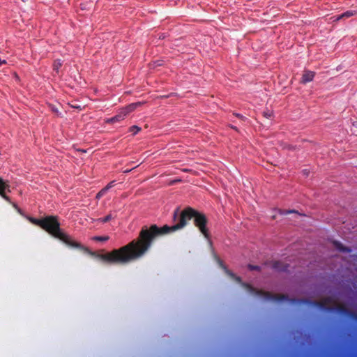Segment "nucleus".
Wrapping results in <instances>:
<instances>
[{
  "label": "nucleus",
  "mask_w": 357,
  "mask_h": 357,
  "mask_svg": "<svg viewBox=\"0 0 357 357\" xmlns=\"http://www.w3.org/2000/svg\"><path fill=\"white\" fill-rule=\"evenodd\" d=\"M172 219L174 224L172 226L167 225L162 227H158L156 225H152L150 227L144 226L137 238L119 249L98 255L96 257L107 264H127L142 257L150 248L156 237L183 229L188 222L192 219L195 226L199 229L204 236L208 240L210 239V233L206 227L208 220L204 213L191 207H187L181 211L179 208H176L173 213Z\"/></svg>",
  "instance_id": "f257e3e1"
},
{
  "label": "nucleus",
  "mask_w": 357,
  "mask_h": 357,
  "mask_svg": "<svg viewBox=\"0 0 357 357\" xmlns=\"http://www.w3.org/2000/svg\"><path fill=\"white\" fill-rule=\"evenodd\" d=\"M41 229L70 247L89 251L86 248H84L80 243L71 239L70 236L62 231L60 228V222L57 216L48 215L43 218Z\"/></svg>",
  "instance_id": "f03ea898"
},
{
  "label": "nucleus",
  "mask_w": 357,
  "mask_h": 357,
  "mask_svg": "<svg viewBox=\"0 0 357 357\" xmlns=\"http://www.w3.org/2000/svg\"><path fill=\"white\" fill-rule=\"evenodd\" d=\"M243 287L246 288V289L251 294L263 297L265 300L267 301H288V296L284 294H273L268 291H264L263 290H259L254 288L249 284L243 283Z\"/></svg>",
  "instance_id": "7ed1b4c3"
},
{
  "label": "nucleus",
  "mask_w": 357,
  "mask_h": 357,
  "mask_svg": "<svg viewBox=\"0 0 357 357\" xmlns=\"http://www.w3.org/2000/svg\"><path fill=\"white\" fill-rule=\"evenodd\" d=\"M290 302L294 304H310L313 306L317 307L323 310L326 312H329L328 308L331 307L328 306V304L332 302V299L331 298H326L323 301H311L308 299H296L292 298L290 300Z\"/></svg>",
  "instance_id": "20e7f679"
},
{
  "label": "nucleus",
  "mask_w": 357,
  "mask_h": 357,
  "mask_svg": "<svg viewBox=\"0 0 357 357\" xmlns=\"http://www.w3.org/2000/svg\"><path fill=\"white\" fill-rule=\"evenodd\" d=\"M328 310H330V312H336L357 321V313L349 310L344 305H339L336 307H330Z\"/></svg>",
  "instance_id": "39448f33"
},
{
  "label": "nucleus",
  "mask_w": 357,
  "mask_h": 357,
  "mask_svg": "<svg viewBox=\"0 0 357 357\" xmlns=\"http://www.w3.org/2000/svg\"><path fill=\"white\" fill-rule=\"evenodd\" d=\"M10 191L9 182L3 180L0 177V196L8 202H10V197L6 195V192Z\"/></svg>",
  "instance_id": "423d86ee"
},
{
  "label": "nucleus",
  "mask_w": 357,
  "mask_h": 357,
  "mask_svg": "<svg viewBox=\"0 0 357 357\" xmlns=\"http://www.w3.org/2000/svg\"><path fill=\"white\" fill-rule=\"evenodd\" d=\"M215 256V258L220 265V266L225 271L227 275H229L230 278L234 279L238 282H241V278L238 276H236L231 271L227 268V267L224 265L222 261L219 259L216 255H214Z\"/></svg>",
  "instance_id": "0eeeda50"
},
{
  "label": "nucleus",
  "mask_w": 357,
  "mask_h": 357,
  "mask_svg": "<svg viewBox=\"0 0 357 357\" xmlns=\"http://www.w3.org/2000/svg\"><path fill=\"white\" fill-rule=\"evenodd\" d=\"M126 116L125 113L123 112L122 109H121L120 112L116 115H115L114 116H113L112 118H109V119H106L105 123L112 124V123H114L116 122H120L122 120H123Z\"/></svg>",
  "instance_id": "6e6552de"
},
{
  "label": "nucleus",
  "mask_w": 357,
  "mask_h": 357,
  "mask_svg": "<svg viewBox=\"0 0 357 357\" xmlns=\"http://www.w3.org/2000/svg\"><path fill=\"white\" fill-rule=\"evenodd\" d=\"M289 265L280 261H275L272 263V268L276 271L286 272L288 271Z\"/></svg>",
  "instance_id": "1a4fd4ad"
},
{
  "label": "nucleus",
  "mask_w": 357,
  "mask_h": 357,
  "mask_svg": "<svg viewBox=\"0 0 357 357\" xmlns=\"http://www.w3.org/2000/svg\"><path fill=\"white\" fill-rule=\"evenodd\" d=\"M315 73L310 70H305L301 80V83L306 84L313 80Z\"/></svg>",
  "instance_id": "9d476101"
},
{
  "label": "nucleus",
  "mask_w": 357,
  "mask_h": 357,
  "mask_svg": "<svg viewBox=\"0 0 357 357\" xmlns=\"http://www.w3.org/2000/svg\"><path fill=\"white\" fill-rule=\"evenodd\" d=\"M139 105H141V102H139L131 103L126 106V107L122 108L121 109L125 113L126 116H127L128 114L133 112Z\"/></svg>",
  "instance_id": "9b49d317"
},
{
  "label": "nucleus",
  "mask_w": 357,
  "mask_h": 357,
  "mask_svg": "<svg viewBox=\"0 0 357 357\" xmlns=\"http://www.w3.org/2000/svg\"><path fill=\"white\" fill-rule=\"evenodd\" d=\"M356 15H357V10H347V11L343 13L342 14L338 15L337 17V20H340L341 19H343V18H349V17H351Z\"/></svg>",
  "instance_id": "f8f14e48"
},
{
  "label": "nucleus",
  "mask_w": 357,
  "mask_h": 357,
  "mask_svg": "<svg viewBox=\"0 0 357 357\" xmlns=\"http://www.w3.org/2000/svg\"><path fill=\"white\" fill-rule=\"evenodd\" d=\"M333 244H334L335 248L337 249L340 252H351L350 248L344 246L341 243H340L338 241H334Z\"/></svg>",
  "instance_id": "ddd939ff"
},
{
  "label": "nucleus",
  "mask_w": 357,
  "mask_h": 357,
  "mask_svg": "<svg viewBox=\"0 0 357 357\" xmlns=\"http://www.w3.org/2000/svg\"><path fill=\"white\" fill-rule=\"evenodd\" d=\"M62 66V62L61 60L59 59H56L54 61V63H53V70L54 71H55L57 74L59 73V69L61 68V67Z\"/></svg>",
  "instance_id": "4468645a"
},
{
  "label": "nucleus",
  "mask_w": 357,
  "mask_h": 357,
  "mask_svg": "<svg viewBox=\"0 0 357 357\" xmlns=\"http://www.w3.org/2000/svg\"><path fill=\"white\" fill-rule=\"evenodd\" d=\"M29 221L40 227L41 228V225H43V218H40V219H37V218H29Z\"/></svg>",
  "instance_id": "2eb2a0df"
},
{
  "label": "nucleus",
  "mask_w": 357,
  "mask_h": 357,
  "mask_svg": "<svg viewBox=\"0 0 357 357\" xmlns=\"http://www.w3.org/2000/svg\"><path fill=\"white\" fill-rule=\"evenodd\" d=\"M112 218H114V217L112 215V214H108L104 218L98 219V221L102 223H105L111 220Z\"/></svg>",
  "instance_id": "dca6fc26"
},
{
  "label": "nucleus",
  "mask_w": 357,
  "mask_h": 357,
  "mask_svg": "<svg viewBox=\"0 0 357 357\" xmlns=\"http://www.w3.org/2000/svg\"><path fill=\"white\" fill-rule=\"evenodd\" d=\"M141 130V128L137 126H132L130 128V131L133 132V135H136Z\"/></svg>",
  "instance_id": "f3484780"
},
{
  "label": "nucleus",
  "mask_w": 357,
  "mask_h": 357,
  "mask_svg": "<svg viewBox=\"0 0 357 357\" xmlns=\"http://www.w3.org/2000/svg\"><path fill=\"white\" fill-rule=\"evenodd\" d=\"M108 239H109V236H107L93 237V240L97 241H106Z\"/></svg>",
  "instance_id": "a211bd4d"
},
{
  "label": "nucleus",
  "mask_w": 357,
  "mask_h": 357,
  "mask_svg": "<svg viewBox=\"0 0 357 357\" xmlns=\"http://www.w3.org/2000/svg\"><path fill=\"white\" fill-rule=\"evenodd\" d=\"M263 116L267 119H271L273 116L272 111L266 110L263 112Z\"/></svg>",
  "instance_id": "6ab92c4d"
},
{
  "label": "nucleus",
  "mask_w": 357,
  "mask_h": 357,
  "mask_svg": "<svg viewBox=\"0 0 357 357\" xmlns=\"http://www.w3.org/2000/svg\"><path fill=\"white\" fill-rule=\"evenodd\" d=\"M248 268H249L250 271H260V270H261L260 266H255V265H252V264H249V265H248Z\"/></svg>",
  "instance_id": "aec40b11"
},
{
  "label": "nucleus",
  "mask_w": 357,
  "mask_h": 357,
  "mask_svg": "<svg viewBox=\"0 0 357 357\" xmlns=\"http://www.w3.org/2000/svg\"><path fill=\"white\" fill-rule=\"evenodd\" d=\"M106 193V190L102 188L100 191H99L96 195V198L100 199Z\"/></svg>",
  "instance_id": "412c9836"
},
{
  "label": "nucleus",
  "mask_w": 357,
  "mask_h": 357,
  "mask_svg": "<svg viewBox=\"0 0 357 357\" xmlns=\"http://www.w3.org/2000/svg\"><path fill=\"white\" fill-rule=\"evenodd\" d=\"M114 181H111L104 188V189L106 190V192L114 185Z\"/></svg>",
  "instance_id": "4be33fe9"
},
{
  "label": "nucleus",
  "mask_w": 357,
  "mask_h": 357,
  "mask_svg": "<svg viewBox=\"0 0 357 357\" xmlns=\"http://www.w3.org/2000/svg\"><path fill=\"white\" fill-rule=\"evenodd\" d=\"M162 65V61H154L152 64L153 67L155 68V67H157V66H160Z\"/></svg>",
  "instance_id": "5701e85b"
},
{
  "label": "nucleus",
  "mask_w": 357,
  "mask_h": 357,
  "mask_svg": "<svg viewBox=\"0 0 357 357\" xmlns=\"http://www.w3.org/2000/svg\"><path fill=\"white\" fill-rule=\"evenodd\" d=\"M295 212L294 211H285L284 213H281L282 214H288L290 213Z\"/></svg>",
  "instance_id": "b1692460"
},
{
  "label": "nucleus",
  "mask_w": 357,
  "mask_h": 357,
  "mask_svg": "<svg viewBox=\"0 0 357 357\" xmlns=\"http://www.w3.org/2000/svg\"><path fill=\"white\" fill-rule=\"evenodd\" d=\"M236 116H237L238 118L239 119H243L244 117L241 115V114H235Z\"/></svg>",
  "instance_id": "393cba45"
},
{
  "label": "nucleus",
  "mask_w": 357,
  "mask_h": 357,
  "mask_svg": "<svg viewBox=\"0 0 357 357\" xmlns=\"http://www.w3.org/2000/svg\"><path fill=\"white\" fill-rule=\"evenodd\" d=\"M130 171H131V169H127V170H126L124 172H130Z\"/></svg>",
  "instance_id": "a878e982"
},
{
  "label": "nucleus",
  "mask_w": 357,
  "mask_h": 357,
  "mask_svg": "<svg viewBox=\"0 0 357 357\" xmlns=\"http://www.w3.org/2000/svg\"><path fill=\"white\" fill-rule=\"evenodd\" d=\"M23 2H26L28 0H22Z\"/></svg>",
  "instance_id": "bb28decb"
}]
</instances>
